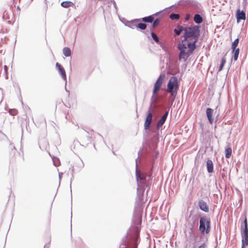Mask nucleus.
Listing matches in <instances>:
<instances>
[{
	"label": "nucleus",
	"mask_w": 248,
	"mask_h": 248,
	"mask_svg": "<svg viewBox=\"0 0 248 248\" xmlns=\"http://www.w3.org/2000/svg\"><path fill=\"white\" fill-rule=\"evenodd\" d=\"M179 88V82L176 77L172 76L169 79L167 85V91L171 97H175Z\"/></svg>",
	"instance_id": "nucleus-7"
},
{
	"label": "nucleus",
	"mask_w": 248,
	"mask_h": 248,
	"mask_svg": "<svg viewBox=\"0 0 248 248\" xmlns=\"http://www.w3.org/2000/svg\"><path fill=\"white\" fill-rule=\"evenodd\" d=\"M206 242H203V243L201 244L198 248H205V243Z\"/></svg>",
	"instance_id": "nucleus-36"
},
{
	"label": "nucleus",
	"mask_w": 248,
	"mask_h": 248,
	"mask_svg": "<svg viewBox=\"0 0 248 248\" xmlns=\"http://www.w3.org/2000/svg\"><path fill=\"white\" fill-rule=\"evenodd\" d=\"M242 241H248V227L240 226Z\"/></svg>",
	"instance_id": "nucleus-11"
},
{
	"label": "nucleus",
	"mask_w": 248,
	"mask_h": 248,
	"mask_svg": "<svg viewBox=\"0 0 248 248\" xmlns=\"http://www.w3.org/2000/svg\"><path fill=\"white\" fill-rule=\"evenodd\" d=\"M168 114L169 110L166 111V112L161 118V119L157 122L155 128H152L151 129V131H152V132L154 134L153 138L151 140V143L152 144L151 145V148L153 149H155L157 147V143L158 141L159 130L166 122L168 116Z\"/></svg>",
	"instance_id": "nucleus-5"
},
{
	"label": "nucleus",
	"mask_w": 248,
	"mask_h": 248,
	"mask_svg": "<svg viewBox=\"0 0 248 248\" xmlns=\"http://www.w3.org/2000/svg\"><path fill=\"white\" fill-rule=\"evenodd\" d=\"M160 13H161V11H159V12L155 13V14H154L152 15L142 17L141 18V20L144 22L152 23L153 21L154 16H157Z\"/></svg>",
	"instance_id": "nucleus-15"
},
{
	"label": "nucleus",
	"mask_w": 248,
	"mask_h": 248,
	"mask_svg": "<svg viewBox=\"0 0 248 248\" xmlns=\"http://www.w3.org/2000/svg\"><path fill=\"white\" fill-rule=\"evenodd\" d=\"M160 19L159 18H156L153 22L152 24V28H155L159 25Z\"/></svg>",
	"instance_id": "nucleus-30"
},
{
	"label": "nucleus",
	"mask_w": 248,
	"mask_h": 248,
	"mask_svg": "<svg viewBox=\"0 0 248 248\" xmlns=\"http://www.w3.org/2000/svg\"><path fill=\"white\" fill-rule=\"evenodd\" d=\"M199 223L200 238L198 241L207 242V235L211 231V219L206 216L201 217Z\"/></svg>",
	"instance_id": "nucleus-4"
},
{
	"label": "nucleus",
	"mask_w": 248,
	"mask_h": 248,
	"mask_svg": "<svg viewBox=\"0 0 248 248\" xmlns=\"http://www.w3.org/2000/svg\"><path fill=\"white\" fill-rule=\"evenodd\" d=\"M73 4V2L70 1H62L61 5L64 8H68Z\"/></svg>",
	"instance_id": "nucleus-22"
},
{
	"label": "nucleus",
	"mask_w": 248,
	"mask_h": 248,
	"mask_svg": "<svg viewBox=\"0 0 248 248\" xmlns=\"http://www.w3.org/2000/svg\"><path fill=\"white\" fill-rule=\"evenodd\" d=\"M63 173L62 172H59V180H61L62 178Z\"/></svg>",
	"instance_id": "nucleus-37"
},
{
	"label": "nucleus",
	"mask_w": 248,
	"mask_h": 248,
	"mask_svg": "<svg viewBox=\"0 0 248 248\" xmlns=\"http://www.w3.org/2000/svg\"><path fill=\"white\" fill-rule=\"evenodd\" d=\"M232 50V53L233 55L232 56V58L234 60V61H236L237 60L240 49L239 48H237V49H231Z\"/></svg>",
	"instance_id": "nucleus-20"
},
{
	"label": "nucleus",
	"mask_w": 248,
	"mask_h": 248,
	"mask_svg": "<svg viewBox=\"0 0 248 248\" xmlns=\"http://www.w3.org/2000/svg\"><path fill=\"white\" fill-rule=\"evenodd\" d=\"M173 5H172V6H170V7H168V8H166L165 9H169V8H170L171 7H172Z\"/></svg>",
	"instance_id": "nucleus-42"
},
{
	"label": "nucleus",
	"mask_w": 248,
	"mask_h": 248,
	"mask_svg": "<svg viewBox=\"0 0 248 248\" xmlns=\"http://www.w3.org/2000/svg\"><path fill=\"white\" fill-rule=\"evenodd\" d=\"M248 246V241H242L241 248H246Z\"/></svg>",
	"instance_id": "nucleus-34"
},
{
	"label": "nucleus",
	"mask_w": 248,
	"mask_h": 248,
	"mask_svg": "<svg viewBox=\"0 0 248 248\" xmlns=\"http://www.w3.org/2000/svg\"><path fill=\"white\" fill-rule=\"evenodd\" d=\"M155 107L156 103L152 102H150V106L148 108L147 115L144 124V129L146 130H149L150 128V124L152 120V112Z\"/></svg>",
	"instance_id": "nucleus-8"
},
{
	"label": "nucleus",
	"mask_w": 248,
	"mask_h": 248,
	"mask_svg": "<svg viewBox=\"0 0 248 248\" xmlns=\"http://www.w3.org/2000/svg\"><path fill=\"white\" fill-rule=\"evenodd\" d=\"M183 0H181L179 1V3H180Z\"/></svg>",
	"instance_id": "nucleus-46"
},
{
	"label": "nucleus",
	"mask_w": 248,
	"mask_h": 248,
	"mask_svg": "<svg viewBox=\"0 0 248 248\" xmlns=\"http://www.w3.org/2000/svg\"><path fill=\"white\" fill-rule=\"evenodd\" d=\"M113 5H114V6L115 7V9L117 10L116 4L115 1L114 0H113Z\"/></svg>",
	"instance_id": "nucleus-38"
},
{
	"label": "nucleus",
	"mask_w": 248,
	"mask_h": 248,
	"mask_svg": "<svg viewBox=\"0 0 248 248\" xmlns=\"http://www.w3.org/2000/svg\"><path fill=\"white\" fill-rule=\"evenodd\" d=\"M185 29L186 27H184L180 24H177L176 27L173 30L174 36H177L180 35L182 31H184L185 32Z\"/></svg>",
	"instance_id": "nucleus-17"
},
{
	"label": "nucleus",
	"mask_w": 248,
	"mask_h": 248,
	"mask_svg": "<svg viewBox=\"0 0 248 248\" xmlns=\"http://www.w3.org/2000/svg\"><path fill=\"white\" fill-rule=\"evenodd\" d=\"M158 154V152H156L155 157L147 151L144 153L141 150L138 152V156L135 160V175L138 186L136 202L139 204L144 202V192L145 187L150 188L153 178L154 160Z\"/></svg>",
	"instance_id": "nucleus-1"
},
{
	"label": "nucleus",
	"mask_w": 248,
	"mask_h": 248,
	"mask_svg": "<svg viewBox=\"0 0 248 248\" xmlns=\"http://www.w3.org/2000/svg\"><path fill=\"white\" fill-rule=\"evenodd\" d=\"M221 175H222V178H224V177L225 176V174L224 173H222Z\"/></svg>",
	"instance_id": "nucleus-41"
},
{
	"label": "nucleus",
	"mask_w": 248,
	"mask_h": 248,
	"mask_svg": "<svg viewBox=\"0 0 248 248\" xmlns=\"http://www.w3.org/2000/svg\"><path fill=\"white\" fill-rule=\"evenodd\" d=\"M200 28L198 25L186 27L183 37L177 44V48L180 50V61H186L196 48V43L200 36Z\"/></svg>",
	"instance_id": "nucleus-2"
},
{
	"label": "nucleus",
	"mask_w": 248,
	"mask_h": 248,
	"mask_svg": "<svg viewBox=\"0 0 248 248\" xmlns=\"http://www.w3.org/2000/svg\"><path fill=\"white\" fill-rule=\"evenodd\" d=\"M99 136L101 137V139H103V137L101 135L99 134Z\"/></svg>",
	"instance_id": "nucleus-43"
},
{
	"label": "nucleus",
	"mask_w": 248,
	"mask_h": 248,
	"mask_svg": "<svg viewBox=\"0 0 248 248\" xmlns=\"http://www.w3.org/2000/svg\"><path fill=\"white\" fill-rule=\"evenodd\" d=\"M147 25L145 23L142 22H138L137 24V28L140 29L141 30H144L146 29Z\"/></svg>",
	"instance_id": "nucleus-29"
},
{
	"label": "nucleus",
	"mask_w": 248,
	"mask_h": 248,
	"mask_svg": "<svg viewBox=\"0 0 248 248\" xmlns=\"http://www.w3.org/2000/svg\"><path fill=\"white\" fill-rule=\"evenodd\" d=\"M239 39L238 38L235 39L233 42H232L231 46V49H237V46L238 45Z\"/></svg>",
	"instance_id": "nucleus-26"
},
{
	"label": "nucleus",
	"mask_w": 248,
	"mask_h": 248,
	"mask_svg": "<svg viewBox=\"0 0 248 248\" xmlns=\"http://www.w3.org/2000/svg\"><path fill=\"white\" fill-rule=\"evenodd\" d=\"M198 205L200 209L206 213L209 212V207L206 202L202 200H200L198 202Z\"/></svg>",
	"instance_id": "nucleus-14"
},
{
	"label": "nucleus",
	"mask_w": 248,
	"mask_h": 248,
	"mask_svg": "<svg viewBox=\"0 0 248 248\" xmlns=\"http://www.w3.org/2000/svg\"><path fill=\"white\" fill-rule=\"evenodd\" d=\"M191 7L196 13H200L202 15L205 13L202 4L196 1H193L191 3Z\"/></svg>",
	"instance_id": "nucleus-10"
},
{
	"label": "nucleus",
	"mask_w": 248,
	"mask_h": 248,
	"mask_svg": "<svg viewBox=\"0 0 248 248\" xmlns=\"http://www.w3.org/2000/svg\"><path fill=\"white\" fill-rule=\"evenodd\" d=\"M142 221V215L140 210H135L133 214L132 225L123 237L119 248H138L140 243V231Z\"/></svg>",
	"instance_id": "nucleus-3"
},
{
	"label": "nucleus",
	"mask_w": 248,
	"mask_h": 248,
	"mask_svg": "<svg viewBox=\"0 0 248 248\" xmlns=\"http://www.w3.org/2000/svg\"><path fill=\"white\" fill-rule=\"evenodd\" d=\"M56 67L57 70H58L60 74L61 75L62 79L65 81V89L66 92L68 93V95H69L70 92H69V91L67 90L66 87L67 81H66V73H65V70L63 68V67L62 66V65L61 64H60L59 62H57L56 63Z\"/></svg>",
	"instance_id": "nucleus-9"
},
{
	"label": "nucleus",
	"mask_w": 248,
	"mask_h": 248,
	"mask_svg": "<svg viewBox=\"0 0 248 248\" xmlns=\"http://www.w3.org/2000/svg\"><path fill=\"white\" fill-rule=\"evenodd\" d=\"M54 165L56 166H59L60 165V161L58 158H55L53 159Z\"/></svg>",
	"instance_id": "nucleus-33"
},
{
	"label": "nucleus",
	"mask_w": 248,
	"mask_h": 248,
	"mask_svg": "<svg viewBox=\"0 0 248 248\" xmlns=\"http://www.w3.org/2000/svg\"><path fill=\"white\" fill-rule=\"evenodd\" d=\"M163 11H164V9H163V10L160 11H161V13Z\"/></svg>",
	"instance_id": "nucleus-47"
},
{
	"label": "nucleus",
	"mask_w": 248,
	"mask_h": 248,
	"mask_svg": "<svg viewBox=\"0 0 248 248\" xmlns=\"http://www.w3.org/2000/svg\"><path fill=\"white\" fill-rule=\"evenodd\" d=\"M88 138L89 139H90V140H91V137H88Z\"/></svg>",
	"instance_id": "nucleus-44"
},
{
	"label": "nucleus",
	"mask_w": 248,
	"mask_h": 248,
	"mask_svg": "<svg viewBox=\"0 0 248 248\" xmlns=\"http://www.w3.org/2000/svg\"><path fill=\"white\" fill-rule=\"evenodd\" d=\"M213 113L214 110L212 108H207L206 110V114L208 122L210 124H212L214 121Z\"/></svg>",
	"instance_id": "nucleus-12"
},
{
	"label": "nucleus",
	"mask_w": 248,
	"mask_h": 248,
	"mask_svg": "<svg viewBox=\"0 0 248 248\" xmlns=\"http://www.w3.org/2000/svg\"><path fill=\"white\" fill-rule=\"evenodd\" d=\"M164 78V75L160 74L155 82L152 92L153 95L151 97L150 102L156 104L159 97L158 93L162 90V86Z\"/></svg>",
	"instance_id": "nucleus-6"
},
{
	"label": "nucleus",
	"mask_w": 248,
	"mask_h": 248,
	"mask_svg": "<svg viewBox=\"0 0 248 248\" xmlns=\"http://www.w3.org/2000/svg\"><path fill=\"white\" fill-rule=\"evenodd\" d=\"M191 18V15L190 14H186L185 16V20L186 21H188Z\"/></svg>",
	"instance_id": "nucleus-35"
},
{
	"label": "nucleus",
	"mask_w": 248,
	"mask_h": 248,
	"mask_svg": "<svg viewBox=\"0 0 248 248\" xmlns=\"http://www.w3.org/2000/svg\"><path fill=\"white\" fill-rule=\"evenodd\" d=\"M151 35L153 39L156 43H158L160 42V40L158 37L153 31H151Z\"/></svg>",
	"instance_id": "nucleus-28"
},
{
	"label": "nucleus",
	"mask_w": 248,
	"mask_h": 248,
	"mask_svg": "<svg viewBox=\"0 0 248 248\" xmlns=\"http://www.w3.org/2000/svg\"><path fill=\"white\" fill-rule=\"evenodd\" d=\"M236 18L237 22H239L241 20L246 19V13L243 10H237L236 12Z\"/></svg>",
	"instance_id": "nucleus-13"
},
{
	"label": "nucleus",
	"mask_w": 248,
	"mask_h": 248,
	"mask_svg": "<svg viewBox=\"0 0 248 248\" xmlns=\"http://www.w3.org/2000/svg\"><path fill=\"white\" fill-rule=\"evenodd\" d=\"M63 54L65 57H69L71 55V51L70 48L64 47L63 48Z\"/></svg>",
	"instance_id": "nucleus-21"
},
{
	"label": "nucleus",
	"mask_w": 248,
	"mask_h": 248,
	"mask_svg": "<svg viewBox=\"0 0 248 248\" xmlns=\"http://www.w3.org/2000/svg\"><path fill=\"white\" fill-rule=\"evenodd\" d=\"M189 234H191V235H192V236L194 237L195 239L196 240V238H197L198 237V234H196L194 232V228L193 227H192L191 228H190V231L189 232Z\"/></svg>",
	"instance_id": "nucleus-31"
},
{
	"label": "nucleus",
	"mask_w": 248,
	"mask_h": 248,
	"mask_svg": "<svg viewBox=\"0 0 248 248\" xmlns=\"http://www.w3.org/2000/svg\"><path fill=\"white\" fill-rule=\"evenodd\" d=\"M226 62V60L225 57H222L221 59V63L218 69V72H220L222 70Z\"/></svg>",
	"instance_id": "nucleus-23"
},
{
	"label": "nucleus",
	"mask_w": 248,
	"mask_h": 248,
	"mask_svg": "<svg viewBox=\"0 0 248 248\" xmlns=\"http://www.w3.org/2000/svg\"><path fill=\"white\" fill-rule=\"evenodd\" d=\"M180 15L176 13H171L170 15V18L171 20H179L180 18Z\"/></svg>",
	"instance_id": "nucleus-25"
},
{
	"label": "nucleus",
	"mask_w": 248,
	"mask_h": 248,
	"mask_svg": "<svg viewBox=\"0 0 248 248\" xmlns=\"http://www.w3.org/2000/svg\"><path fill=\"white\" fill-rule=\"evenodd\" d=\"M9 113L12 116H15L17 114V110L16 109H10L9 110Z\"/></svg>",
	"instance_id": "nucleus-32"
},
{
	"label": "nucleus",
	"mask_w": 248,
	"mask_h": 248,
	"mask_svg": "<svg viewBox=\"0 0 248 248\" xmlns=\"http://www.w3.org/2000/svg\"><path fill=\"white\" fill-rule=\"evenodd\" d=\"M139 21L140 19H138L133 20L128 23L127 26L130 28L134 29L135 27H137V24Z\"/></svg>",
	"instance_id": "nucleus-19"
},
{
	"label": "nucleus",
	"mask_w": 248,
	"mask_h": 248,
	"mask_svg": "<svg viewBox=\"0 0 248 248\" xmlns=\"http://www.w3.org/2000/svg\"><path fill=\"white\" fill-rule=\"evenodd\" d=\"M243 217H244V219L243 222H241V226H243V227H248L246 211H245L243 214Z\"/></svg>",
	"instance_id": "nucleus-24"
},
{
	"label": "nucleus",
	"mask_w": 248,
	"mask_h": 248,
	"mask_svg": "<svg viewBox=\"0 0 248 248\" xmlns=\"http://www.w3.org/2000/svg\"><path fill=\"white\" fill-rule=\"evenodd\" d=\"M8 69V67L6 65H4V70L7 71Z\"/></svg>",
	"instance_id": "nucleus-39"
},
{
	"label": "nucleus",
	"mask_w": 248,
	"mask_h": 248,
	"mask_svg": "<svg viewBox=\"0 0 248 248\" xmlns=\"http://www.w3.org/2000/svg\"><path fill=\"white\" fill-rule=\"evenodd\" d=\"M232 149L231 147H229L225 150V157L229 158L232 155Z\"/></svg>",
	"instance_id": "nucleus-27"
},
{
	"label": "nucleus",
	"mask_w": 248,
	"mask_h": 248,
	"mask_svg": "<svg viewBox=\"0 0 248 248\" xmlns=\"http://www.w3.org/2000/svg\"><path fill=\"white\" fill-rule=\"evenodd\" d=\"M204 13H203L202 15L200 13H196L195 14L193 17V20L196 24H200L203 22V19L202 16H204Z\"/></svg>",
	"instance_id": "nucleus-16"
},
{
	"label": "nucleus",
	"mask_w": 248,
	"mask_h": 248,
	"mask_svg": "<svg viewBox=\"0 0 248 248\" xmlns=\"http://www.w3.org/2000/svg\"><path fill=\"white\" fill-rule=\"evenodd\" d=\"M206 168L207 171L208 173H212L214 171V164L213 161L209 159H208L206 161Z\"/></svg>",
	"instance_id": "nucleus-18"
},
{
	"label": "nucleus",
	"mask_w": 248,
	"mask_h": 248,
	"mask_svg": "<svg viewBox=\"0 0 248 248\" xmlns=\"http://www.w3.org/2000/svg\"><path fill=\"white\" fill-rule=\"evenodd\" d=\"M241 202H242V199H241ZM241 204H242V202H241L240 205H241Z\"/></svg>",
	"instance_id": "nucleus-45"
},
{
	"label": "nucleus",
	"mask_w": 248,
	"mask_h": 248,
	"mask_svg": "<svg viewBox=\"0 0 248 248\" xmlns=\"http://www.w3.org/2000/svg\"><path fill=\"white\" fill-rule=\"evenodd\" d=\"M49 248V246H47V245H45L44 246V248Z\"/></svg>",
	"instance_id": "nucleus-40"
}]
</instances>
